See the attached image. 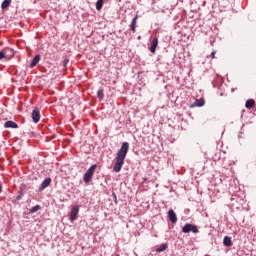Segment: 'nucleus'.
Masks as SVG:
<instances>
[{
    "mask_svg": "<svg viewBox=\"0 0 256 256\" xmlns=\"http://www.w3.org/2000/svg\"><path fill=\"white\" fill-rule=\"evenodd\" d=\"M127 153H129V142H123L120 149L116 154V162L113 167L114 173H119L121 169H123V165H125V158L127 157Z\"/></svg>",
    "mask_w": 256,
    "mask_h": 256,
    "instance_id": "obj_1",
    "label": "nucleus"
},
{
    "mask_svg": "<svg viewBox=\"0 0 256 256\" xmlns=\"http://www.w3.org/2000/svg\"><path fill=\"white\" fill-rule=\"evenodd\" d=\"M97 169V165L93 164L91 167L88 168L86 173L84 174L83 181L86 185H89L93 180V175H95V170Z\"/></svg>",
    "mask_w": 256,
    "mask_h": 256,
    "instance_id": "obj_2",
    "label": "nucleus"
},
{
    "mask_svg": "<svg viewBox=\"0 0 256 256\" xmlns=\"http://www.w3.org/2000/svg\"><path fill=\"white\" fill-rule=\"evenodd\" d=\"M182 233H199V228L195 224L186 223L182 227Z\"/></svg>",
    "mask_w": 256,
    "mask_h": 256,
    "instance_id": "obj_3",
    "label": "nucleus"
},
{
    "mask_svg": "<svg viewBox=\"0 0 256 256\" xmlns=\"http://www.w3.org/2000/svg\"><path fill=\"white\" fill-rule=\"evenodd\" d=\"M33 123H39L41 121V112L39 111V108H34L31 114Z\"/></svg>",
    "mask_w": 256,
    "mask_h": 256,
    "instance_id": "obj_4",
    "label": "nucleus"
},
{
    "mask_svg": "<svg viewBox=\"0 0 256 256\" xmlns=\"http://www.w3.org/2000/svg\"><path fill=\"white\" fill-rule=\"evenodd\" d=\"M79 215V206L75 205L70 211V221H77V216Z\"/></svg>",
    "mask_w": 256,
    "mask_h": 256,
    "instance_id": "obj_5",
    "label": "nucleus"
},
{
    "mask_svg": "<svg viewBox=\"0 0 256 256\" xmlns=\"http://www.w3.org/2000/svg\"><path fill=\"white\" fill-rule=\"evenodd\" d=\"M51 178L47 177L43 180V182L41 183L40 187H39V191H45V189H47V187H49V185H51Z\"/></svg>",
    "mask_w": 256,
    "mask_h": 256,
    "instance_id": "obj_6",
    "label": "nucleus"
},
{
    "mask_svg": "<svg viewBox=\"0 0 256 256\" xmlns=\"http://www.w3.org/2000/svg\"><path fill=\"white\" fill-rule=\"evenodd\" d=\"M158 45H159V38H157V37L153 38L150 48H149L151 53H155L157 51Z\"/></svg>",
    "mask_w": 256,
    "mask_h": 256,
    "instance_id": "obj_7",
    "label": "nucleus"
},
{
    "mask_svg": "<svg viewBox=\"0 0 256 256\" xmlns=\"http://www.w3.org/2000/svg\"><path fill=\"white\" fill-rule=\"evenodd\" d=\"M4 127L5 129H19V125L11 120L5 122Z\"/></svg>",
    "mask_w": 256,
    "mask_h": 256,
    "instance_id": "obj_8",
    "label": "nucleus"
},
{
    "mask_svg": "<svg viewBox=\"0 0 256 256\" xmlns=\"http://www.w3.org/2000/svg\"><path fill=\"white\" fill-rule=\"evenodd\" d=\"M139 19V16L136 15L132 21H131V24H130V29L132 31V33H135V31H137V20Z\"/></svg>",
    "mask_w": 256,
    "mask_h": 256,
    "instance_id": "obj_9",
    "label": "nucleus"
},
{
    "mask_svg": "<svg viewBox=\"0 0 256 256\" xmlns=\"http://www.w3.org/2000/svg\"><path fill=\"white\" fill-rule=\"evenodd\" d=\"M168 217L171 223H177V214H175L174 210H169L168 211Z\"/></svg>",
    "mask_w": 256,
    "mask_h": 256,
    "instance_id": "obj_10",
    "label": "nucleus"
},
{
    "mask_svg": "<svg viewBox=\"0 0 256 256\" xmlns=\"http://www.w3.org/2000/svg\"><path fill=\"white\" fill-rule=\"evenodd\" d=\"M223 245L224 247H233V241L231 240V237L225 236L223 239Z\"/></svg>",
    "mask_w": 256,
    "mask_h": 256,
    "instance_id": "obj_11",
    "label": "nucleus"
},
{
    "mask_svg": "<svg viewBox=\"0 0 256 256\" xmlns=\"http://www.w3.org/2000/svg\"><path fill=\"white\" fill-rule=\"evenodd\" d=\"M41 61V55L37 54L30 63V69H33Z\"/></svg>",
    "mask_w": 256,
    "mask_h": 256,
    "instance_id": "obj_12",
    "label": "nucleus"
},
{
    "mask_svg": "<svg viewBox=\"0 0 256 256\" xmlns=\"http://www.w3.org/2000/svg\"><path fill=\"white\" fill-rule=\"evenodd\" d=\"M4 51H6V59H11L15 55V51L11 48H4Z\"/></svg>",
    "mask_w": 256,
    "mask_h": 256,
    "instance_id": "obj_13",
    "label": "nucleus"
},
{
    "mask_svg": "<svg viewBox=\"0 0 256 256\" xmlns=\"http://www.w3.org/2000/svg\"><path fill=\"white\" fill-rule=\"evenodd\" d=\"M203 105H205V100L200 98L193 103L192 107H203Z\"/></svg>",
    "mask_w": 256,
    "mask_h": 256,
    "instance_id": "obj_14",
    "label": "nucleus"
},
{
    "mask_svg": "<svg viewBox=\"0 0 256 256\" xmlns=\"http://www.w3.org/2000/svg\"><path fill=\"white\" fill-rule=\"evenodd\" d=\"M245 107H246V109H253V107H255V100H253V99L247 100Z\"/></svg>",
    "mask_w": 256,
    "mask_h": 256,
    "instance_id": "obj_15",
    "label": "nucleus"
},
{
    "mask_svg": "<svg viewBox=\"0 0 256 256\" xmlns=\"http://www.w3.org/2000/svg\"><path fill=\"white\" fill-rule=\"evenodd\" d=\"M97 97L98 99H100L101 101H103V99H105V91L103 90V88H99L97 91Z\"/></svg>",
    "mask_w": 256,
    "mask_h": 256,
    "instance_id": "obj_16",
    "label": "nucleus"
},
{
    "mask_svg": "<svg viewBox=\"0 0 256 256\" xmlns=\"http://www.w3.org/2000/svg\"><path fill=\"white\" fill-rule=\"evenodd\" d=\"M41 210V205L37 204L36 206H33L30 210H29V213L31 215H33V213H37V211H40Z\"/></svg>",
    "mask_w": 256,
    "mask_h": 256,
    "instance_id": "obj_17",
    "label": "nucleus"
},
{
    "mask_svg": "<svg viewBox=\"0 0 256 256\" xmlns=\"http://www.w3.org/2000/svg\"><path fill=\"white\" fill-rule=\"evenodd\" d=\"M167 247L168 245L167 244H161L157 249V253H163V251H167Z\"/></svg>",
    "mask_w": 256,
    "mask_h": 256,
    "instance_id": "obj_18",
    "label": "nucleus"
},
{
    "mask_svg": "<svg viewBox=\"0 0 256 256\" xmlns=\"http://www.w3.org/2000/svg\"><path fill=\"white\" fill-rule=\"evenodd\" d=\"M11 5V0H4L1 4V9H7Z\"/></svg>",
    "mask_w": 256,
    "mask_h": 256,
    "instance_id": "obj_19",
    "label": "nucleus"
},
{
    "mask_svg": "<svg viewBox=\"0 0 256 256\" xmlns=\"http://www.w3.org/2000/svg\"><path fill=\"white\" fill-rule=\"evenodd\" d=\"M96 9L97 11H101L103 9V0H97Z\"/></svg>",
    "mask_w": 256,
    "mask_h": 256,
    "instance_id": "obj_20",
    "label": "nucleus"
},
{
    "mask_svg": "<svg viewBox=\"0 0 256 256\" xmlns=\"http://www.w3.org/2000/svg\"><path fill=\"white\" fill-rule=\"evenodd\" d=\"M23 190L18 191V195L16 196L17 201H21L23 199Z\"/></svg>",
    "mask_w": 256,
    "mask_h": 256,
    "instance_id": "obj_21",
    "label": "nucleus"
},
{
    "mask_svg": "<svg viewBox=\"0 0 256 256\" xmlns=\"http://www.w3.org/2000/svg\"><path fill=\"white\" fill-rule=\"evenodd\" d=\"M7 57V52L4 50L0 51V60L6 59Z\"/></svg>",
    "mask_w": 256,
    "mask_h": 256,
    "instance_id": "obj_22",
    "label": "nucleus"
},
{
    "mask_svg": "<svg viewBox=\"0 0 256 256\" xmlns=\"http://www.w3.org/2000/svg\"><path fill=\"white\" fill-rule=\"evenodd\" d=\"M217 54V52L214 50V51H212L211 52V57H212V59H215V55Z\"/></svg>",
    "mask_w": 256,
    "mask_h": 256,
    "instance_id": "obj_23",
    "label": "nucleus"
},
{
    "mask_svg": "<svg viewBox=\"0 0 256 256\" xmlns=\"http://www.w3.org/2000/svg\"><path fill=\"white\" fill-rule=\"evenodd\" d=\"M112 195H113L114 200L117 201V194L113 193Z\"/></svg>",
    "mask_w": 256,
    "mask_h": 256,
    "instance_id": "obj_24",
    "label": "nucleus"
},
{
    "mask_svg": "<svg viewBox=\"0 0 256 256\" xmlns=\"http://www.w3.org/2000/svg\"><path fill=\"white\" fill-rule=\"evenodd\" d=\"M64 63H65V65H67V63H69V60H65Z\"/></svg>",
    "mask_w": 256,
    "mask_h": 256,
    "instance_id": "obj_25",
    "label": "nucleus"
},
{
    "mask_svg": "<svg viewBox=\"0 0 256 256\" xmlns=\"http://www.w3.org/2000/svg\"><path fill=\"white\" fill-rule=\"evenodd\" d=\"M1 191H3V188L1 187V184H0V193H1Z\"/></svg>",
    "mask_w": 256,
    "mask_h": 256,
    "instance_id": "obj_26",
    "label": "nucleus"
},
{
    "mask_svg": "<svg viewBox=\"0 0 256 256\" xmlns=\"http://www.w3.org/2000/svg\"><path fill=\"white\" fill-rule=\"evenodd\" d=\"M116 256H119V254H117Z\"/></svg>",
    "mask_w": 256,
    "mask_h": 256,
    "instance_id": "obj_27",
    "label": "nucleus"
}]
</instances>
